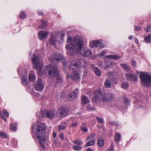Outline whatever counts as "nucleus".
Returning <instances> with one entry per match:
<instances>
[{
  "instance_id": "412c9836",
  "label": "nucleus",
  "mask_w": 151,
  "mask_h": 151,
  "mask_svg": "<svg viewBox=\"0 0 151 151\" xmlns=\"http://www.w3.org/2000/svg\"><path fill=\"white\" fill-rule=\"evenodd\" d=\"M93 72L97 76H100L101 74V72L98 68L96 67H94L93 68Z\"/></svg>"
},
{
  "instance_id": "0e129e2a",
  "label": "nucleus",
  "mask_w": 151,
  "mask_h": 151,
  "mask_svg": "<svg viewBox=\"0 0 151 151\" xmlns=\"http://www.w3.org/2000/svg\"><path fill=\"white\" fill-rule=\"evenodd\" d=\"M104 47V46H102L101 45H100V48L101 49L103 48Z\"/></svg>"
},
{
  "instance_id": "bf43d9fd",
  "label": "nucleus",
  "mask_w": 151,
  "mask_h": 151,
  "mask_svg": "<svg viewBox=\"0 0 151 151\" xmlns=\"http://www.w3.org/2000/svg\"><path fill=\"white\" fill-rule=\"evenodd\" d=\"M1 117L5 122H6L7 121L5 117H4L3 116H2Z\"/></svg>"
},
{
  "instance_id": "774afa93",
  "label": "nucleus",
  "mask_w": 151,
  "mask_h": 151,
  "mask_svg": "<svg viewBox=\"0 0 151 151\" xmlns=\"http://www.w3.org/2000/svg\"><path fill=\"white\" fill-rule=\"evenodd\" d=\"M135 42L136 43H137L138 42V41L137 40H136L135 41Z\"/></svg>"
},
{
  "instance_id": "f257e3e1",
  "label": "nucleus",
  "mask_w": 151,
  "mask_h": 151,
  "mask_svg": "<svg viewBox=\"0 0 151 151\" xmlns=\"http://www.w3.org/2000/svg\"><path fill=\"white\" fill-rule=\"evenodd\" d=\"M84 45L83 39L82 37L76 36L72 43L70 45L68 44L66 46V48L68 50V54L71 55H74V53L79 52L83 56H88L92 55L91 50L86 48H84L81 50Z\"/></svg>"
},
{
  "instance_id": "5fc2aeb1",
  "label": "nucleus",
  "mask_w": 151,
  "mask_h": 151,
  "mask_svg": "<svg viewBox=\"0 0 151 151\" xmlns=\"http://www.w3.org/2000/svg\"><path fill=\"white\" fill-rule=\"evenodd\" d=\"M38 14L40 16H41L43 14V12L41 11H38Z\"/></svg>"
},
{
  "instance_id": "6e6d98bb",
  "label": "nucleus",
  "mask_w": 151,
  "mask_h": 151,
  "mask_svg": "<svg viewBox=\"0 0 151 151\" xmlns=\"http://www.w3.org/2000/svg\"><path fill=\"white\" fill-rule=\"evenodd\" d=\"M132 65L135 66H136V63L134 60H132L131 61Z\"/></svg>"
},
{
  "instance_id": "4be33fe9",
  "label": "nucleus",
  "mask_w": 151,
  "mask_h": 151,
  "mask_svg": "<svg viewBox=\"0 0 151 151\" xmlns=\"http://www.w3.org/2000/svg\"><path fill=\"white\" fill-rule=\"evenodd\" d=\"M57 76V77L56 79V85H60L63 82V81L61 77L59 76V75H58V76Z\"/></svg>"
},
{
  "instance_id": "a878e982",
  "label": "nucleus",
  "mask_w": 151,
  "mask_h": 151,
  "mask_svg": "<svg viewBox=\"0 0 151 151\" xmlns=\"http://www.w3.org/2000/svg\"><path fill=\"white\" fill-rule=\"evenodd\" d=\"M35 76L33 74H31L29 75V81L31 82H33L35 81Z\"/></svg>"
},
{
  "instance_id": "69168bd1",
  "label": "nucleus",
  "mask_w": 151,
  "mask_h": 151,
  "mask_svg": "<svg viewBox=\"0 0 151 151\" xmlns=\"http://www.w3.org/2000/svg\"><path fill=\"white\" fill-rule=\"evenodd\" d=\"M36 95L37 96H39V93H36Z\"/></svg>"
},
{
  "instance_id": "de8ad7c7",
  "label": "nucleus",
  "mask_w": 151,
  "mask_h": 151,
  "mask_svg": "<svg viewBox=\"0 0 151 151\" xmlns=\"http://www.w3.org/2000/svg\"><path fill=\"white\" fill-rule=\"evenodd\" d=\"M61 60V57H57V56H55L54 58V60L57 61H59Z\"/></svg>"
},
{
  "instance_id": "864d4df0",
  "label": "nucleus",
  "mask_w": 151,
  "mask_h": 151,
  "mask_svg": "<svg viewBox=\"0 0 151 151\" xmlns=\"http://www.w3.org/2000/svg\"><path fill=\"white\" fill-rule=\"evenodd\" d=\"M124 101L126 104H127L129 102L128 100L125 97H124Z\"/></svg>"
},
{
  "instance_id": "8fccbe9b",
  "label": "nucleus",
  "mask_w": 151,
  "mask_h": 151,
  "mask_svg": "<svg viewBox=\"0 0 151 151\" xmlns=\"http://www.w3.org/2000/svg\"><path fill=\"white\" fill-rule=\"evenodd\" d=\"M65 35V33H62L60 35V38L62 40H63L64 39V37Z\"/></svg>"
},
{
  "instance_id": "58836bf2",
  "label": "nucleus",
  "mask_w": 151,
  "mask_h": 151,
  "mask_svg": "<svg viewBox=\"0 0 151 151\" xmlns=\"http://www.w3.org/2000/svg\"><path fill=\"white\" fill-rule=\"evenodd\" d=\"M73 149L75 150H81V147L80 146H75L73 147Z\"/></svg>"
},
{
  "instance_id": "dca6fc26",
  "label": "nucleus",
  "mask_w": 151,
  "mask_h": 151,
  "mask_svg": "<svg viewBox=\"0 0 151 151\" xmlns=\"http://www.w3.org/2000/svg\"><path fill=\"white\" fill-rule=\"evenodd\" d=\"M100 43L98 40H95L91 41L89 43V46L91 48H96L100 45Z\"/></svg>"
},
{
  "instance_id": "c03bdc74",
  "label": "nucleus",
  "mask_w": 151,
  "mask_h": 151,
  "mask_svg": "<svg viewBox=\"0 0 151 151\" xmlns=\"http://www.w3.org/2000/svg\"><path fill=\"white\" fill-rule=\"evenodd\" d=\"M77 124H78L77 122L76 121L74 122H73L71 124V126L72 127H76V126H77Z\"/></svg>"
},
{
  "instance_id": "052dcab7",
  "label": "nucleus",
  "mask_w": 151,
  "mask_h": 151,
  "mask_svg": "<svg viewBox=\"0 0 151 151\" xmlns=\"http://www.w3.org/2000/svg\"><path fill=\"white\" fill-rule=\"evenodd\" d=\"M111 63L110 62L108 64H107L106 66V67L107 68H108L109 67H110V65H111Z\"/></svg>"
},
{
  "instance_id": "a19ab883",
  "label": "nucleus",
  "mask_w": 151,
  "mask_h": 151,
  "mask_svg": "<svg viewBox=\"0 0 151 151\" xmlns=\"http://www.w3.org/2000/svg\"><path fill=\"white\" fill-rule=\"evenodd\" d=\"M0 136L4 138H6L7 137L5 133L2 132H0Z\"/></svg>"
},
{
  "instance_id": "4468645a",
  "label": "nucleus",
  "mask_w": 151,
  "mask_h": 151,
  "mask_svg": "<svg viewBox=\"0 0 151 151\" xmlns=\"http://www.w3.org/2000/svg\"><path fill=\"white\" fill-rule=\"evenodd\" d=\"M48 35V32L46 31H40L39 32L38 36L40 40H42L46 38Z\"/></svg>"
},
{
  "instance_id": "ddd939ff",
  "label": "nucleus",
  "mask_w": 151,
  "mask_h": 151,
  "mask_svg": "<svg viewBox=\"0 0 151 151\" xmlns=\"http://www.w3.org/2000/svg\"><path fill=\"white\" fill-rule=\"evenodd\" d=\"M125 77L127 79L129 80H132L134 81H137L138 80V78L136 76L130 73H127L126 74Z\"/></svg>"
},
{
  "instance_id": "cd10ccee",
  "label": "nucleus",
  "mask_w": 151,
  "mask_h": 151,
  "mask_svg": "<svg viewBox=\"0 0 151 151\" xmlns=\"http://www.w3.org/2000/svg\"><path fill=\"white\" fill-rule=\"evenodd\" d=\"M104 143V141L103 139H98V144L99 146L102 147L103 146Z\"/></svg>"
},
{
  "instance_id": "9d476101",
  "label": "nucleus",
  "mask_w": 151,
  "mask_h": 151,
  "mask_svg": "<svg viewBox=\"0 0 151 151\" xmlns=\"http://www.w3.org/2000/svg\"><path fill=\"white\" fill-rule=\"evenodd\" d=\"M59 114L62 116H65L68 114L69 109L66 107L60 106L58 109Z\"/></svg>"
},
{
  "instance_id": "f3484780",
  "label": "nucleus",
  "mask_w": 151,
  "mask_h": 151,
  "mask_svg": "<svg viewBox=\"0 0 151 151\" xmlns=\"http://www.w3.org/2000/svg\"><path fill=\"white\" fill-rule=\"evenodd\" d=\"M81 98L82 100L81 103L82 104H87L90 102V101L87 96L84 95H82Z\"/></svg>"
},
{
  "instance_id": "6e6552de",
  "label": "nucleus",
  "mask_w": 151,
  "mask_h": 151,
  "mask_svg": "<svg viewBox=\"0 0 151 151\" xmlns=\"http://www.w3.org/2000/svg\"><path fill=\"white\" fill-rule=\"evenodd\" d=\"M32 60L34 65V69H41L42 68L44 63L40 61L39 58L38 56L34 55Z\"/></svg>"
},
{
  "instance_id": "9b49d317",
  "label": "nucleus",
  "mask_w": 151,
  "mask_h": 151,
  "mask_svg": "<svg viewBox=\"0 0 151 151\" xmlns=\"http://www.w3.org/2000/svg\"><path fill=\"white\" fill-rule=\"evenodd\" d=\"M78 93V90L76 88L72 92L70 93L68 96V100L70 101H73L77 97Z\"/></svg>"
},
{
  "instance_id": "ea45409f",
  "label": "nucleus",
  "mask_w": 151,
  "mask_h": 151,
  "mask_svg": "<svg viewBox=\"0 0 151 151\" xmlns=\"http://www.w3.org/2000/svg\"><path fill=\"white\" fill-rule=\"evenodd\" d=\"M95 136L96 134H93L92 135L87 137L86 138V139L87 140H89L91 138H92L93 139L95 137Z\"/></svg>"
},
{
  "instance_id": "423d86ee",
  "label": "nucleus",
  "mask_w": 151,
  "mask_h": 151,
  "mask_svg": "<svg viewBox=\"0 0 151 151\" xmlns=\"http://www.w3.org/2000/svg\"><path fill=\"white\" fill-rule=\"evenodd\" d=\"M55 110H43L40 112V113L37 114V117L41 119L42 117H46L48 118H52L54 117L56 114L58 115V113L56 114L55 112Z\"/></svg>"
},
{
  "instance_id": "f03ea898",
  "label": "nucleus",
  "mask_w": 151,
  "mask_h": 151,
  "mask_svg": "<svg viewBox=\"0 0 151 151\" xmlns=\"http://www.w3.org/2000/svg\"><path fill=\"white\" fill-rule=\"evenodd\" d=\"M32 130L33 137L34 139L37 138L39 140L41 150H45L44 143L47 139L45 126L41 122H37L33 125Z\"/></svg>"
},
{
  "instance_id": "79ce46f5",
  "label": "nucleus",
  "mask_w": 151,
  "mask_h": 151,
  "mask_svg": "<svg viewBox=\"0 0 151 151\" xmlns=\"http://www.w3.org/2000/svg\"><path fill=\"white\" fill-rule=\"evenodd\" d=\"M87 108L88 110H95V109L94 108L91 107V105H88L87 106Z\"/></svg>"
},
{
  "instance_id": "c85d7f7f",
  "label": "nucleus",
  "mask_w": 151,
  "mask_h": 151,
  "mask_svg": "<svg viewBox=\"0 0 151 151\" xmlns=\"http://www.w3.org/2000/svg\"><path fill=\"white\" fill-rule=\"evenodd\" d=\"M151 40V34H149L145 38V40L146 42L149 43Z\"/></svg>"
},
{
  "instance_id": "c756f323",
  "label": "nucleus",
  "mask_w": 151,
  "mask_h": 151,
  "mask_svg": "<svg viewBox=\"0 0 151 151\" xmlns=\"http://www.w3.org/2000/svg\"><path fill=\"white\" fill-rule=\"evenodd\" d=\"M22 82L24 84H27L28 83V81L27 76H23Z\"/></svg>"
},
{
  "instance_id": "5701e85b",
  "label": "nucleus",
  "mask_w": 151,
  "mask_h": 151,
  "mask_svg": "<svg viewBox=\"0 0 151 151\" xmlns=\"http://www.w3.org/2000/svg\"><path fill=\"white\" fill-rule=\"evenodd\" d=\"M41 25L39 26V28L40 29L45 28L47 26L46 22L44 20L41 21Z\"/></svg>"
},
{
  "instance_id": "bb28decb",
  "label": "nucleus",
  "mask_w": 151,
  "mask_h": 151,
  "mask_svg": "<svg viewBox=\"0 0 151 151\" xmlns=\"http://www.w3.org/2000/svg\"><path fill=\"white\" fill-rule=\"evenodd\" d=\"M108 58H111L113 59H118L120 58V57L117 55H109L106 56Z\"/></svg>"
},
{
  "instance_id": "f8f14e48",
  "label": "nucleus",
  "mask_w": 151,
  "mask_h": 151,
  "mask_svg": "<svg viewBox=\"0 0 151 151\" xmlns=\"http://www.w3.org/2000/svg\"><path fill=\"white\" fill-rule=\"evenodd\" d=\"M44 86V82L40 78H39L36 83L35 84V89L37 91L42 90Z\"/></svg>"
},
{
  "instance_id": "2f4dec72",
  "label": "nucleus",
  "mask_w": 151,
  "mask_h": 151,
  "mask_svg": "<svg viewBox=\"0 0 151 151\" xmlns=\"http://www.w3.org/2000/svg\"><path fill=\"white\" fill-rule=\"evenodd\" d=\"M73 142L75 144L79 145H81L83 143L82 141H81L80 139H76L75 140L73 141Z\"/></svg>"
},
{
  "instance_id": "37998d69",
  "label": "nucleus",
  "mask_w": 151,
  "mask_h": 151,
  "mask_svg": "<svg viewBox=\"0 0 151 151\" xmlns=\"http://www.w3.org/2000/svg\"><path fill=\"white\" fill-rule=\"evenodd\" d=\"M2 112L6 116L8 117L9 116V114L6 110H4L2 111Z\"/></svg>"
},
{
  "instance_id": "aec40b11",
  "label": "nucleus",
  "mask_w": 151,
  "mask_h": 151,
  "mask_svg": "<svg viewBox=\"0 0 151 151\" xmlns=\"http://www.w3.org/2000/svg\"><path fill=\"white\" fill-rule=\"evenodd\" d=\"M120 65L127 71H128L130 69V67L127 64L120 63Z\"/></svg>"
},
{
  "instance_id": "20e7f679",
  "label": "nucleus",
  "mask_w": 151,
  "mask_h": 151,
  "mask_svg": "<svg viewBox=\"0 0 151 151\" xmlns=\"http://www.w3.org/2000/svg\"><path fill=\"white\" fill-rule=\"evenodd\" d=\"M141 84L146 87L151 85V76L146 73L140 72L139 75Z\"/></svg>"
},
{
  "instance_id": "603ef678",
  "label": "nucleus",
  "mask_w": 151,
  "mask_h": 151,
  "mask_svg": "<svg viewBox=\"0 0 151 151\" xmlns=\"http://www.w3.org/2000/svg\"><path fill=\"white\" fill-rule=\"evenodd\" d=\"M106 53V52L105 51H102L100 55L101 56H102L104 55Z\"/></svg>"
},
{
  "instance_id": "3c124183",
  "label": "nucleus",
  "mask_w": 151,
  "mask_h": 151,
  "mask_svg": "<svg viewBox=\"0 0 151 151\" xmlns=\"http://www.w3.org/2000/svg\"><path fill=\"white\" fill-rule=\"evenodd\" d=\"M72 40V38L70 37V36H69L68 37L67 40V43L70 42Z\"/></svg>"
},
{
  "instance_id": "a211bd4d",
  "label": "nucleus",
  "mask_w": 151,
  "mask_h": 151,
  "mask_svg": "<svg viewBox=\"0 0 151 151\" xmlns=\"http://www.w3.org/2000/svg\"><path fill=\"white\" fill-rule=\"evenodd\" d=\"M105 86L107 88H110L111 87V80L109 79H107L106 80L104 83Z\"/></svg>"
},
{
  "instance_id": "680f3d73",
  "label": "nucleus",
  "mask_w": 151,
  "mask_h": 151,
  "mask_svg": "<svg viewBox=\"0 0 151 151\" xmlns=\"http://www.w3.org/2000/svg\"><path fill=\"white\" fill-rule=\"evenodd\" d=\"M53 143L55 144V145H56L57 143V141L55 139Z\"/></svg>"
},
{
  "instance_id": "2eb2a0df",
  "label": "nucleus",
  "mask_w": 151,
  "mask_h": 151,
  "mask_svg": "<svg viewBox=\"0 0 151 151\" xmlns=\"http://www.w3.org/2000/svg\"><path fill=\"white\" fill-rule=\"evenodd\" d=\"M57 37H55L53 34H52L49 39V43L50 45H53L54 47L56 45L55 42L58 41Z\"/></svg>"
},
{
  "instance_id": "0eeeda50",
  "label": "nucleus",
  "mask_w": 151,
  "mask_h": 151,
  "mask_svg": "<svg viewBox=\"0 0 151 151\" xmlns=\"http://www.w3.org/2000/svg\"><path fill=\"white\" fill-rule=\"evenodd\" d=\"M88 63V62L84 60L79 58L73 61L70 67L72 69H73L72 67V66L77 68H81L82 66L83 68H85Z\"/></svg>"
},
{
  "instance_id": "49530a36",
  "label": "nucleus",
  "mask_w": 151,
  "mask_h": 151,
  "mask_svg": "<svg viewBox=\"0 0 151 151\" xmlns=\"http://www.w3.org/2000/svg\"><path fill=\"white\" fill-rule=\"evenodd\" d=\"M114 146L113 144L112 143L110 146L109 148V151H113L114 149Z\"/></svg>"
},
{
  "instance_id": "6ab92c4d",
  "label": "nucleus",
  "mask_w": 151,
  "mask_h": 151,
  "mask_svg": "<svg viewBox=\"0 0 151 151\" xmlns=\"http://www.w3.org/2000/svg\"><path fill=\"white\" fill-rule=\"evenodd\" d=\"M80 129L81 130L83 131L84 132L87 131L88 128L85 123L82 124L80 127Z\"/></svg>"
},
{
  "instance_id": "473e14b6",
  "label": "nucleus",
  "mask_w": 151,
  "mask_h": 151,
  "mask_svg": "<svg viewBox=\"0 0 151 151\" xmlns=\"http://www.w3.org/2000/svg\"><path fill=\"white\" fill-rule=\"evenodd\" d=\"M146 32H150L151 31V26L148 25L145 28Z\"/></svg>"
},
{
  "instance_id": "b1692460",
  "label": "nucleus",
  "mask_w": 151,
  "mask_h": 151,
  "mask_svg": "<svg viewBox=\"0 0 151 151\" xmlns=\"http://www.w3.org/2000/svg\"><path fill=\"white\" fill-rule=\"evenodd\" d=\"M121 138V135L120 134L116 133L115 134V139L116 142H119Z\"/></svg>"
},
{
  "instance_id": "e433bc0d",
  "label": "nucleus",
  "mask_w": 151,
  "mask_h": 151,
  "mask_svg": "<svg viewBox=\"0 0 151 151\" xmlns=\"http://www.w3.org/2000/svg\"><path fill=\"white\" fill-rule=\"evenodd\" d=\"M65 126L63 125H59L58 126V130L59 131L63 130L65 128Z\"/></svg>"
},
{
  "instance_id": "4d7b16f0",
  "label": "nucleus",
  "mask_w": 151,
  "mask_h": 151,
  "mask_svg": "<svg viewBox=\"0 0 151 151\" xmlns=\"http://www.w3.org/2000/svg\"><path fill=\"white\" fill-rule=\"evenodd\" d=\"M52 137H53L54 139H55L56 138V133L55 132H54L53 133Z\"/></svg>"
},
{
  "instance_id": "a18cd8bd",
  "label": "nucleus",
  "mask_w": 151,
  "mask_h": 151,
  "mask_svg": "<svg viewBox=\"0 0 151 151\" xmlns=\"http://www.w3.org/2000/svg\"><path fill=\"white\" fill-rule=\"evenodd\" d=\"M134 29L135 31H139L141 29V27H140L137 26L135 25H134Z\"/></svg>"
},
{
  "instance_id": "13d9d810",
  "label": "nucleus",
  "mask_w": 151,
  "mask_h": 151,
  "mask_svg": "<svg viewBox=\"0 0 151 151\" xmlns=\"http://www.w3.org/2000/svg\"><path fill=\"white\" fill-rule=\"evenodd\" d=\"M133 36L130 35L129 37L128 38L130 40H132L133 39Z\"/></svg>"
},
{
  "instance_id": "09e8293b",
  "label": "nucleus",
  "mask_w": 151,
  "mask_h": 151,
  "mask_svg": "<svg viewBox=\"0 0 151 151\" xmlns=\"http://www.w3.org/2000/svg\"><path fill=\"white\" fill-rule=\"evenodd\" d=\"M60 138L64 140L65 139L64 137L63 133H60Z\"/></svg>"
},
{
  "instance_id": "338daca9",
  "label": "nucleus",
  "mask_w": 151,
  "mask_h": 151,
  "mask_svg": "<svg viewBox=\"0 0 151 151\" xmlns=\"http://www.w3.org/2000/svg\"><path fill=\"white\" fill-rule=\"evenodd\" d=\"M111 73V72H108L107 74L108 75H109V74H110Z\"/></svg>"
},
{
  "instance_id": "f704fd0d",
  "label": "nucleus",
  "mask_w": 151,
  "mask_h": 151,
  "mask_svg": "<svg viewBox=\"0 0 151 151\" xmlns=\"http://www.w3.org/2000/svg\"><path fill=\"white\" fill-rule=\"evenodd\" d=\"M109 124L112 126L115 125L116 126H119V124L116 121H112L109 122Z\"/></svg>"
},
{
  "instance_id": "1a4fd4ad",
  "label": "nucleus",
  "mask_w": 151,
  "mask_h": 151,
  "mask_svg": "<svg viewBox=\"0 0 151 151\" xmlns=\"http://www.w3.org/2000/svg\"><path fill=\"white\" fill-rule=\"evenodd\" d=\"M71 78L73 81L75 82L79 81L81 79V77L79 70L73 71L71 74Z\"/></svg>"
},
{
  "instance_id": "4c0bfd02",
  "label": "nucleus",
  "mask_w": 151,
  "mask_h": 151,
  "mask_svg": "<svg viewBox=\"0 0 151 151\" xmlns=\"http://www.w3.org/2000/svg\"><path fill=\"white\" fill-rule=\"evenodd\" d=\"M96 119L97 122L99 123H102L104 122V119L102 118L97 117Z\"/></svg>"
},
{
  "instance_id": "e2e57ef3",
  "label": "nucleus",
  "mask_w": 151,
  "mask_h": 151,
  "mask_svg": "<svg viewBox=\"0 0 151 151\" xmlns=\"http://www.w3.org/2000/svg\"><path fill=\"white\" fill-rule=\"evenodd\" d=\"M86 151H92V150L90 148H88L86 150Z\"/></svg>"
},
{
  "instance_id": "72a5a7b5",
  "label": "nucleus",
  "mask_w": 151,
  "mask_h": 151,
  "mask_svg": "<svg viewBox=\"0 0 151 151\" xmlns=\"http://www.w3.org/2000/svg\"><path fill=\"white\" fill-rule=\"evenodd\" d=\"M19 17L21 19H24L26 17V14L24 12L22 11Z\"/></svg>"
},
{
  "instance_id": "393cba45",
  "label": "nucleus",
  "mask_w": 151,
  "mask_h": 151,
  "mask_svg": "<svg viewBox=\"0 0 151 151\" xmlns=\"http://www.w3.org/2000/svg\"><path fill=\"white\" fill-rule=\"evenodd\" d=\"M95 143V141L94 140H92L91 141H89L87 142L84 145V147H87L91 145H93Z\"/></svg>"
},
{
  "instance_id": "7ed1b4c3",
  "label": "nucleus",
  "mask_w": 151,
  "mask_h": 151,
  "mask_svg": "<svg viewBox=\"0 0 151 151\" xmlns=\"http://www.w3.org/2000/svg\"><path fill=\"white\" fill-rule=\"evenodd\" d=\"M94 97L96 99L104 102H111L114 99L113 94L109 93L104 94L100 89H97L94 92Z\"/></svg>"
},
{
  "instance_id": "c9c22d12",
  "label": "nucleus",
  "mask_w": 151,
  "mask_h": 151,
  "mask_svg": "<svg viewBox=\"0 0 151 151\" xmlns=\"http://www.w3.org/2000/svg\"><path fill=\"white\" fill-rule=\"evenodd\" d=\"M129 86V84L127 82H124L122 85V87L123 88H126Z\"/></svg>"
},
{
  "instance_id": "7c9ffc66",
  "label": "nucleus",
  "mask_w": 151,
  "mask_h": 151,
  "mask_svg": "<svg viewBox=\"0 0 151 151\" xmlns=\"http://www.w3.org/2000/svg\"><path fill=\"white\" fill-rule=\"evenodd\" d=\"M11 129L13 131L17 129V124L16 123H12L11 124Z\"/></svg>"
},
{
  "instance_id": "39448f33",
  "label": "nucleus",
  "mask_w": 151,
  "mask_h": 151,
  "mask_svg": "<svg viewBox=\"0 0 151 151\" xmlns=\"http://www.w3.org/2000/svg\"><path fill=\"white\" fill-rule=\"evenodd\" d=\"M44 73L46 74L47 72V70H48V75L50 78H54L59 75V73L56 66L50 65L45 66Z\"/></svg>"
}]
</instances>
